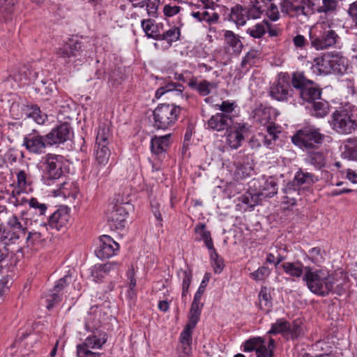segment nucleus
<instances>
[{"label": "nucleus", "instance_id": "09e8293b", "mask_svg": "<svg viewBox=\"0 0 357 357\" xmlns=\"http://www.w3.org/2000/svg\"><path fill=\"white\" fill-rule=\"evenodd\" d=\"M202 20L209 23L217 22L219 19V15L214 11L213 8L206 7V6L200 8Z\"/></svg>", "mask_w": 357, "mask_h": 357}, {"label": "nucleus", "instance_id": "3c124183", "mask_svg": "<svg viewBox=\"0 0 357 357\" xmlns=\"http://www.w3.org/2000/svg\"><path fill=\"white\" fill-rule=\"evenodd\" d=\"M262 343H265L264 339L261 337H253L249 339L244 343L243 351L245 352L257 351V347L259 345H262Z\"/></svg>", "mask_w": 357, "mask_h": 357}, {"label": "nucleus", "instance_id": "ddd939ff", "mask_svg": "<svg viewBox=\"0 0 357 357\" xmlns=\"http://www.w3.org/2000/svg\"><path fill=\"white\" fill-rule=\"evenodd\" d=\"M128 216V211L126 208V205L123 204H116L108 211L107 220L111 227L116 229H123L126 227Z\"/></svg>", "mask_w": 357, "mask_h": 357}, {"label": "nucleus", "instance_id": "f3484780", "mask_svg": "<svg viewBox=\"0 0 357 357\" xmlns=\"http://www.w3.org/2000/svg\"><path fill=\"white\" fill-rule=\"evenodd\" d=\"M70 213L67 207H61L54 211L48 219V224L52 229L59 231L66 227L70 220Z\"/></svg>", "mask_w": 357, "mask_h": 357}, {"label": "nucleus", "instance_id": "bb28decb", "mask_svg": "<svg viewBox=\"0 0 357 357\" xmlns=\"http://www.w3.org/2000/svg\"><path fill=\"white\" fill-rule=\"evenodd\" d=\"M321 94V89L317 86L314 82L299 91L300 97L303 101L309 103H312L315 100L320 99Z\"/></svg>", "mask_w": 357, "mask_h": 357}, {"label": "nucleus", "instance_id": "c03bdc74", "mask_svg": "<svg viewBox=\"0 0 357 357\" xmlns=\"http://www.w3.org/2000/svg\"><path fill=\"white\" fill-rule=\"evenodd\" d=\"M307 160L311 165L319 169L324 167L326 164L325 156L323 153L319 151L309 153Z\"/></svg>", "mask_w": 357, "mask_h": 357}, {"label": "nucleus", "instance_id": "c9c22d12", "mask_svg": "<svg viewBox=\"0 0 357 357\" xmlns=\"http://www.w3.org/2000/svg\"><path fill=\"white\" fill-rule=\"evenodd\" d=\"M224 36L227 45L231 47L233 52L239 53L241 51L243 44L237 35L233 31L227 30Z\"/></svg>", "mask_w": 357, "mask_h": 357}, {"label": "nucleus", "instance_id": "774afa93", "mask_svg": "<svg viewBox=\"0 0 357 357\" xmlns=\"http://www.w3.org/2000/svg\"><path fill=\"white\" fill-rule=\"evenodd\" d=\"M146 10L147 14L151 17H155L158 11V5L151 0H147L146 3Z\"/></svg>", "mask_w": 357, "mask_h": 357}, {"label": "nucleus", "instance_id": "f8f14e48", "mask_svg": "<svg viewBox=\"0 0 357 357\" xmlns=\"http://www.w3.org/2000/svg\"><path fill=\"white\" fill-rule=\"evenodd\" d=\"M73 135V130L68 123H63L55 126L46 135V139L50 146H58L69 140Z\"/></svg>", "mask_w": 357, "mask_h": 357}, {"label": "nucleus", "instance_id": "4468645a", "mask_svg": "<svg viewBox=\"0 0 357 357\" xmlns=\"http://www.w3.org/2000/svg\"><path fill=\"white\" fill-rule=\"evenodd\" d=\"M248 128L245 123H235L227 131V143L233 149H237L241 146L244 140V134L248 131Z\"/></svg>", "mask_w": 357, "mask_h": 357}, {"label": "nucleus", "instance_id": "dca6fc26", "mask_svg": "<svg viewBox=\"0 0 357 357\" xmlns=\"http://www.w3.org/2000/svg\"><path fill=\"white\" fill-rule=\"evenodd\" d=\"M233 117H229L225 114L216 113L213 115L207 121V128L221 132L228 131L234 124Z\"/></svg>", "mask_w": 357, "mask_h": 357}, {"label": "nucleus", "instance_id": "2f4dec72", "mask_svg": "<svg viewBox=\"0 0 357 357\" xmlns=\"http://www.w3.org/2000/svg\"><path fill=\"white\" fill-rule=\"evenodd\" d=\"M112 139V134L109 124L103 123L99 125L96 144L109 145Z\"/></svg>", "mask_w": 357, "mask_h": 357}, {"label": "nucleus", "instance_id": "aec40b11", "mask_svg": "<svg viewBox=\"0 0 357 357\" xmlns=\"http://www.w3.org/2000/svg\"><path fill=\"white\" fill-rule=\"evenodd\" d=\"M183 90L184 86L183 85L170 82L158 89L155 92V97L159 98L165 93H170L172 97L186 100L188 97L183 93Z\"/></svg>", "mask_w": 357, "mask_h": 357}, {"label": "nucleus", "instance_id": "58836bf2", "mask_svg": "<svg viewBox=\"0 0 357 357\" xmlns=\"http://www.w3.org/2000/svg\"><path fill=\"white\" fill-rule=\"evenodd\" d=\"M59 190V195H62L64 197H73L75 198L79 192L78 188L73 182L64 181L60 184Z\"/></svg>", "mask_w": 357, "mask_h": 357}, {"label": "nucleus", "instance_id": "5701e85b", "mask_svg": "<svg viewBox=\"0 0 357 357\" xmlns=\"http://www.w3.org/2000/svg\"><path fill=\"white\" fill-rule=\"evenodd\" d=\"M278 179L274 176H269L264 179L259 190L261 196L272 197L278 192Z\"/></svg>", "mask_w": 357, "mask_h": 357}, {"label": "nucleus", "instance_id": "2eb2a0df", "mask_svg": "<svg viewBox=\"0 0 357 357\" xmlns=\"http://www.w3.org/2000/svg\"><path fill=\"white\" fill-rule=\"evenodd\" d=\"M99 242V246L96 250L95 253L101 259H107L115 255L119 249V245L109 236H101Z\"/></svg>", "mask_w": 357, "mask_h": 357}, {"label": "nucleus", "instance_id": "6e6552de", "mask_svg": "<svg viewBox=\"0 0 357 357\" xmlns=\"http://www.w3.org/2000/svg\"><path fill=\"white\" fill-rule=\"evenodd\" d=\"M100 326V321H96L94 324H91L90 321L84 324L85 329L91 332L92 334L88 336L82 345L89 349H100L107 342V334L99 330Z\"/></svg>", "mask_w": 357, "mask_h": 357}, {"label": "nucleus", "instance_id": "680f3d73", "mask_svg": "<svg viewBox=\"0 0 357 357\" xmlns=\"http://www.w3.org/2000/svg\"><path fill=\"white\" fill-rule=\"evenodd\" d=\"M209 278L210 277L208 273H206L197 292L195 294L194 298H195L196 300H201L202 296L205 291V288L209 281Z\"/></svg>", "mask_w": 357, "mask_h": 357}, {"label": "nucleus", "instance_id": "e2e57ef3", "mask_svg": "<svg viewBox=\"0 0 357 357\" xmlns=\"http://www.w3.org/2000/svg\"><path fill=\"white\" fill-rule=\"evenodd\" d=\"M213 86V84L210 83L209 82L206 80H203L201 82H199L197 85V91L202 95V96H207L211 93L210 87Z\"/></svg>", "mask_w": 357, "mask_h": 357}, {"label": "nucleus", "instance_id": "c756f323", "mask_svg": "<svg viewBox=\"0 0 357 357\" xmlns=\"http://www.w3.org/2000/svg\"><path fill=\"white\" fill-rule=\"evenodd\" d=\"M94 155L96 161L98 165H106L111 155L109 145L95 144Z\"/></svg>", "mask_w": 357, "mask_h": 357}, {"label": "nucleus", "instance_id": "e433bc0d", "mask_svg": "<svg viewBox=\"0 0 357 357\" xmlns=\"http://www.w3.org/2000/svg\"><path fill=\"white\" fill-rule=\"evenodd\" d=\"M195 231L199 236L197 238L198 241H204L208 250L213 248V242L211 236V232L206 230L205 224L201 223L197 225L195 227Z\"/></svg>", "mask_w": 357, "mask_h": 357}, {"label": "nucleus", "instance_id": "0eeeda50", "mask_svg": "<svg viewBox=\"0 0 357 357\" xmlns=\"http://www.w3.org/2000/svg\"><path fill=\"white\" fill-rule=\"evenodd\" d=\"M324 135L314 127H305L298 130L291 137L293 144L303 149H312L324 140Z\"/></svg>", "mask_w": 357, "mask_h": 357}, {"label": "nucleus", "instance_id": "338daca9", "mask_svg": "<svg viewBox=\"0 0 357 357\" xmlns=\"http://www.w3.org/2000/svg\"><path fill=\"white\" fill-rule=\"evenodd\" d=\"M291 336L292 338H297L302 333V328L299 324L294 323L290 324L289 323V328L287 331Z\"/></svg>", "mask_w": 357, "mask_h": 357}, {"label": "nucleus", "instance_id": "4c0bfd02", "mask_svg": "<svg viewBox=\"0 0 357 357\" xmlns=\"http://www.w3.org/2000/svg\"><path fill=\"white\" fill-rule=\"evenodd\" d=\"M230 17L237 25L243 26L245 24L248 16L245 8L242 6L236 5L231 8Z\"/></svg>", "mask_w": 357, "mask_h": 357}, {"label": "nucleus", "instance_id": "052dcab7", "mask_svg": "<svg viewBox=\"0 0 357 357\" xmlns=\"http://www.w3.org/2000/svg\"><path fill=\"white\" fill-rule=\"evenodd\" d=\"M192 344H180L178 348V357H192Z\"/></svg>", "mask_w": 357, "mask_h": 357}, {"label": "nucleus", "instance_id": "20e7f679", "mask_svg": "<svg viewBox=\"0 0 357 357\" xmlns=\"http://www.w3.org/2000/svg\"><path fill=\"white\" fill-rule=\"evenodd\" d=\"M331 129L339 135H349L357 130V115L350 108L334 111L328 121Z\"/></svg>", "mask_w": 357, "mask_h": 357}, {"label": "nucleus", "instance_id": "ea45409f", "mask_svg": "<svg viewBox=\"0 0 357 357\" xmlns=\"http://www.w3.org/2000/svg\"><path fill=\"white\" fill-rule=\"evenodd\" d=\"M312 104L314 115L315 116L318 118H323L328 114L330 105L327 101L320 98L318 99V100H315Z\"/></svg>", "mask_w": 357, "mask_h": 357}, {"label": "nucleus", "instance_id": "393cba45", "mask_svg": "<svg viewBox=\"0 0 357 357\" xmlns=\"http://www.w3.org/2000/svg\"><path fill=\"white\" fill-rule=\"evenodd\" d=\"M332 73L344 74L347 69V59L342 56L340 53L333 52L330 53Z\"/></svg>", "mask_w": 357, "mask_h": 357}, {"label": "nucleus", "instance_id": "864d4df0", "mask_svg": "<svg viewBox=\"0 0 357 357\" xmlns=\"http://www.w3.org/2000/svg\"><path fill=\"white\" fill-rule=\"evenodd\" d=\"M259 197H261L259 192L255 194L248 192L241 197V201L243 204L248 205L250 208H252L255 205L258 204Z\"/></svg>", "mask_w": 357, "mask_h": 357}, {"label": "nucleus", "instance_id": "bf43d9fd", "mask_svg": "<svg viewBox=\"0 0 357 357\" xmlns=\"http://www.w3.org/2000/svg\"><path fill=\"white\" fill-rule=\"evenodd\" d=\"M91 275L96 281H100L104 278L107 273L104 271L102 264L96 265L91 271Z\"/></svg>", "mask_w": 357, "mask_h": 357}, {"label": "nucleus", "instance_id": "9d476101", "mask_svg": "<svg viewBox=\"0 0 357 357\" xmlns=\"http://www.w3.org/2000/svg\"><path fill=\"white\" fill-rule=\"evenodd\" d=\"M84 49L85 46L83 42L71 38L57 48L56 54L59 58L63 59L65 62H69L71 57L80 56Z\"/></svg>", "mask_w": 357, "mask_h": 357}, {"label": "nucleus", "instance_id": "f257e3e1", "mask_svg": "<svg viewBox=\"0 0 357 357\" xmlns=\"http://www.w3.org/2000/svg\"><path fill=\"white\" fill-rule=\"evenodd\" d=\"M338 0H281V12L290 17H309L314 13L334 15L337 11Z\"/></svg>", "mask_w": 357, "mask_h": 357}, {"label": "nucleus", "instance_id": "412c9836", "mask_svg": "<svg viewBox=\"0 0 357 357\" xmlns=\"http://www.w3.org/2000/svg\"><path fill=\"white\" fill-rule=\"evenodd\" d=\"M141 26L146 36L155 40H158L160 32L163 31V24L162 23H155V20L151 19L142 20L141 21Z\"/></svg>", "mask_w": 357, "mask_h": 357}, {"label": "nucleus", "instance_id": "a878e982", "mask_svg": "<svg viewBox=\"0 0 357 357\" xmlns=\"http://www.w3.org/2000/svg\"><path fill=\"white\" fill-rule=\"evenodd\" d=\"M341 156L348 160H357V138H349L344 142Z\"/></svg>", "mask_w": 357, "mask_h": 357}, {"label": "nucleus", "instance_id": "49530a36", "mask_svg": "<svg viewBox=\"0 0 357 357\" xmlns=\"http://www.w3.org/2000/svg\"><path fill=\"white\" fill-rule=\"evenodd\" d=\"M259 306L261 310L268 311L271 307V296L266 287H261L259 294Z\"/></svg>", "mask_w": 357, "mask_h": 357}, {"label": "nucleus", "instance_id": "de8ad7c7", "mask_svg": "<svg viewBox=\"0 0 357 357\" xmlns=\"http://www.w3.org/2000/svg\"><path fill=\"white\" fill-rule=\"evenodd\" d=\"M323 253L320 248L315 247L308 251L307 257L313 264L319 266L324 261Z\"/></svg>", "mask_w": 357, "mask_h": 357}, {"label": "nucleus", "instance_id": "a19ab883", "mask_svg": "<svg viewBox=\"0 0 357 357\" xmlns=\"http://www.w3.org/2000/svg\"><path fill=\"white\" fill-rule=\"evenodd\" d=\"M181 31L178 27L172 26L169 29L161 31L158 40H165L169 45L179 39Z\"/></svg>", "mask_w": 357, "mask_h": 357}, {"label": "nucleus", "instance_id": "cd10ccee", "mask_svg": "<svg viewBox=\"0 0 357 357\" xmlns=\"http://www.w3.org/2000/svg\"><path fill=\"white\" fill-rule=\"evenodd\" d=\"M24 112L26 117L33 119L38 124H44L47 120V115L42 112L36 105L24 106Z\"/></svg>", "mask_w": 357, "mask_h": 357}, {"label": "nucleus", "instance_id": "a211bd4d", "mask_svg": "<svg viewBox=\"0 0 357 357\" xmlns=\"http://www.w3.org/2000/svg\"><path fill=\"white\" fill-rule=\"evenodd\" d=\"M70 276L65 275L56 282L53 289L47 296V302H48L47 308L49 310L52 307L55 303L61 301V296L59 295V292L62 291L63 288L70 282Z\"/></svg>", "mask_w": 357, "mask_h": 357}, {"label": "nucleus", "instance_id": "69168bd1", "mask_svg": "<svg viewBox=\"0 0 357 357\" xmlns=\"http://www.w3.org/2000/svg\"><path fill=\"white\" fill-rule=\"evenodd\" d=\"M29 205L31 208L38 209L40 215H44L47 208L45 204L40 203L36 198L31 199Z\"/></svg>", "mask_w": 357, "mask_h": 357}, {"label": "nucleus", "instance_id": "13d9d810", "mask_svg": "<svg viewBox=\"0 0 357 357\" xmlns=\"http://www.w3.org/2000/svg\"><path fill=\"white\" fill-rule=\"evenodd\" d=\"M271 271L268 267L261 266L250 275L255 280H263L266 277L269 275Z\"/></svg>", "mask_w": 357, "mask_h": 357}, {"label": "nucleus", "instance_id": "79ce46f5", "mask_svg": "<svg viewBox=\"0 0 357 357\" xmlns=\"http://www.w3.org/2000/svg\"><path fill=\"white\" fill-rule=\"evenodd\" d=\"M178 275L182 278V298H185L188 293L190 284L192 282V273L190 269L182 270L178 272Z\"/></svg>", "mask_w": 357, "mask_h": 357}, {"label": "nucleus", "instance_id": "f704fd0d", "mask_svg": "<svg viewBox=\"0 0 357 357\" xmlns=\"http://www.w3.org/2000/svg\"><path fill=\"white\" fill-rule=\"evenodd\" d=\"M313 81L307 79L303 72L297 71L292 74L291 84L299 91L313 84Z\"/></svg>", "mask_w": 357, "mask_h": 357}, {"label": "nucleus", "instance_id": "37998d69", "mask_svg": "<svg viewBox=\"0 0 357 357\" xmlns=\"http://www.w3.org/2000/svg\"><path fill=\"white\" fill-rule=\"evenodd\" d=\"M299 190L300 187L294 180L287 183L282 188V192L286 195L285 198L293 201H296L297 196L299 195Z\"/></svg>", "mask_w": 357, "mask_h": 357}, {"label": "nucleus", "instance_id": "39448f33", "mask_svg": "<svg viewBox=\"0 0 357 357\" xmlns=\"http://www.w3.org/2000/svg\"><path fill=\"white\" fill-rule=\"evenodd\" d=\"M181 107L175 104H160L153 111V127L157 130H166L178 120Z\"/></svg>", "mask_w": 357, "mask_h": 357}, {"label": "nucleus", "instance_id": "5fc2aeb1", "mask_svg": "<svg viewBox=\"0 0 357 357\" xmlns=\"http://www.w3.org/2000/svg\"><path fill=\"white\" fill-rule=\"evenodd\" d=\"M195 326H191L187 324L180 335V344H192V331Z\"/></svg>", "mask_w": 357, "mask_h": 357}, {"label": "nucleus", "instance_id": "7ed1b4c3", "mask_svg": "<svg viewBox=\"0 0 357 357\" xmlns=\"http://www.w3.org/2000/svg\"><path fill=\"white\" fill-rule=\"evenodd\" d=\"M303 280L309 290L318 296H326L333 289L335 278L327 269H314L310 266L305 267Z\"/></svg>", "mask_w": 357, "mask_h": 357}, {"label": "nucleus", "instance_id": "603ef678", "mask_svg": "<svg viewBox=\"0 0 357 357\" xmlns=\"http://www.w3.org/2000/svg\"><path fill=\"white\" fill-rule=\"evenodd\" d=\"M289 328V322L285 320L279 319L271 325V328L268 331L270 334H277L283 332H287Z\"/></svg>", "mask_w": 357, "mask_h": 357}, {"label": "nucleus", "instance_id": "6e6d98bb", "mask_svg": "<svg viewBox=\"0 0 357 357\" xmlns=\"http://www.w3.org/2000/svg\"><path fill=\"white\" fill-rule=\"evenodd\" d=\"M77 357H100V354L98 352H93L82 344L77 346Z\"/></svg>", "mask_w": 357, "mask_h": 357}, {"label": "nucleus", "instance_id": "473e14b6", "mask_svg": "<svg viewBox=\"0 0 357 357\" xmlns=\"http://www.w3.org/2000/svg\"><path fill=\"white\" fill-rule=\"evenodd\" d=\"M268 29V22L263 20L256 23L246 29V33L253 38H261Z\"/></svg>", "mask_w": 357, "mask_h": 357}, {"label": "nucleus", "instance_id": "72a5a7b5", "mask_svg": "<svg viewBox=\"0 0 357 357\" xmlns=\"http://www.w3.org/2000/svg\"><path fill=\"white\" fill-rule=\"evenodd\" d=\"M203 306L204 304L200 303V300H196L195 298H194L188 314V324H190L191 326H196L199 320Z\"/></svg>", "mask_w": 357, "mask_h": 357}, {"label": "nucleus", "instance_id": "6ab92c4d", "mask_svg": "<svg viewBox=\"0 0 357 357\" xmlns=\"http://www.w3.org/2000/svg\"><path fill=\"white\" fill-rule=\"evenodd\" d=\"M172 134L163 136H153L151 139V151L156 155H163L171 144Z\"/></svg>", "mask_w": 357, "mask_h": 357}, {"label": "nucleus", "instance_id": "b1692460", "mask_svg": "<svg viewBox=\"0 0 357 357\" xmlns=\"http://www.w3.org/2000/svg\"><path fill=\"white\" fill-rule=\"evenodd\" d=\"M281 267L287 275L293 278H300L305 274V266L300 261L284 262L281 264Z\"/></svg>", "mask_w": 357, "mask_h": 357}, {"label": "nucleus", "instance_id": "4d7b16f0", "mask_svg": "<svg viewBox=\"0 0 357 357\" xmlns=\"http://www.w3.org/2000/svg\"><path fill=\"white\" fill-rule=\"evenodd\" d=\"M218 106V105H216ZM219 109L221 112L220 114H225L229 117H233L231 114L234 110L235 105L234 102H229V101H223L221 105H218Z\"/></svg>", "mask_w": 357, "mask_h": 357}, {"label": "nucleus", "instance_id": "9b49d317", "mask_svg": "<svg viewBox=\"0 0 357 357\" xmlns=\"http://www.w3.org/2000/svg\"><path fill=\"white\" fill-rule=\"evenodd\" d=\"M293 89L291 88L288 78L285 76L280 77L277 81L270 86V96L281 102H286L293 96Z\"/></svg>", "mask_w": 357, "mask_h": 357}, {"label": "nucleus", "instance_id": "7c9ffc66", "mask_svg": "<svg viewBox=\"0 0 357 357\" xmlns=\"http://www.w3.org/2000/svg\"><path fill=\"white\" fill-rule=\"evenodd\" d=\"M18 0H0V17L8 22L13 19L15 6Z\"/></svg>", "mask_w": 357, "mask_h": 357}, {"label": "nucleus", "instance_id": "a18cd8bd", "mask_svg": "<svg viewBox=\"0 0 357 357\" xmlns=\"http://www.w3.org/2000/svg\"><path fill=\"white\" fill-rule=\"evenodd\" d=\"M294 181H296V183L300 187L301 185L305 183H314L317 180L314 179V176L312 174L300 171L296 172Z\"/></svg>", "mask_w": 357, "mask_h": 357}, {"label": "nucleus", "instance_id": "4be33fe9", "mask_svg": "<svg viewBox=\"0 0 357 357\" xmlns=\"http://www.w3.org/2000/svg\"><path fill=\"white\" fill-rule=\"evenodd\" d=\"M312 69L313 73L319 74H329L332 73L330 53L324 55L322 57L315 58Z\"/></svg>", "mask_w": 357, "mask_h": 357}, {"label": "nucleus", "instance_id": "0e129e2a", "mask_svg": "<svg viewBox=\"0 0 357 357\" xmlns=\"http://www.w3.org/2000/svg\"><path fill=\"white\" fill-rule=\"evenodd\" d=\"M267 17L272 21H277L280 18V13L278 6L274 3H271L267 11Z\"/></svg>", "mask_w": 357, "mask_h": 357}, {"label": "nucleus", "instance_id": "c85d7f7f", "mask_svg": "<svg viewBox=\"0 0 357 357\" xmlns=\"http://www.w3.org/2000/svg\"><path fill=\"white\" fill-rule=\"evenodd\" d=\"M253 169L252 164L249 161L248 157H246L236 163L234 176L237 180L242 179L250 176Z\"/></svg>", "mask_w": 357, "mask_h": 357}, {"label": "nucleus", "instance_id": "423d86ee", "mask_svg": "<svg viewBox=\"0 0 357 357\" xmlns=\"http://www.w3.org/2000/svg\"><path fill=\"white\" fill-rule=\"evenodd\" d=\"M40 164L43 176L48 181L59 179L66 172V161L61 155L48 153L42 158Z\"/></svg>", "mask_w": 357, "mask_h": 357}, {"label": "nucleus", "instance_id": "8fccbe9b", "mask_svg": "<svg viewBox=\"0 0 357 357\" xmlns=\"http://www.w3.org/2000/svg\"><path fill=\"white\" fill-rule=\"evenodd\" d=\"M250 3L251 5L248 9H246L248 17L252 19L261 17L264 10L260 6L259 1L257 0H255L251 1Z\"/></svg>", "mask_w": 357, "mask_h": 357}, {"label": "nucleus", "instance_id": "1a4fd4ad", "mask_svg": "<svg viewBox=\"0 0 357 357\" xmlns=\"http://www.w3.org/2000/svg\"><path fill=\"white\" fill-rule=\"evenodd\" d=\"M22 145L29 153L36 155L44 153L46 148L51 146L46 139V135H40L36 130L24 136Z\"/></svg>", "mask_w": 357, "mask_h": 357}, {"label": "nucleus", "instance_id": "f03ea898", "mask_svg": "<svg viewBox=\"0 0 357 357\" xmlns=\"http://www.w3.org/2000/svg\"><path fill=\"white\" fill-rule=\"evenodd\" d=\"M338 26L333 20L317 22L309 33L311 47L316 50H324L335 47L340 41Z\"/></svg>", "mask_w": 357, "mask_h": 357}]
</instances>
